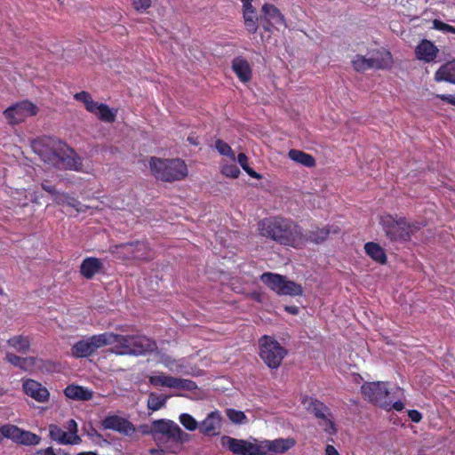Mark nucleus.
Masks as SVG:
<instances>
[{
	"label": "nucleus",
	"instance_id": "1",
	"mask_svg": "<svg viewBox=\"0 0 455 455\" xmlns=\"http://www.w3.org/2000/svg\"><path fill=\"white\" fill-rule=\"evenodd\" d=\"M33 151L51 167L85 172L82 159L63 141L44 137L32 142Z\"/></svg>",
	"mask_w": 455,
	"mask_h": 455
},
{
	"label": "nucleus",
	"instance_id": "2",
	"mask_svg": "<svg viewBox=\"0 0 455 455\" xmlns=\"http://www.w3.org/2000/svg\"><path fill=\"white\" fill-rule=\"evenodd\" d=\"M297 443L293 437L276 438L274 440L235 439L230 436L221 438V445L236 455H277L291 450Z\"/></svg>",
	"mask_w": 455,
	"mask_h": 455
},
{
	"label": "nucleus",
	"instance_id": "3",
	"mask_svg": "<svg viewBox=\"0 0 455 455\" xmlns=\"http://www.w3.org/2000/svg\"><path fill=\"white\" fill-rule=\"evenodd\" d=\"M259 231L262 236L295 248L304 246L308 241L307 234L297 224L278 218L263 220L259 223Z\"/></svg>",
	"mask_w": 455,
	"mask_h": 455
},
{
	"label": "nucleus",
	"instance_id": "4",
	"mask_svg": "<svg viewBox=\"0 0 455 455\" xmlns=\"http://www.w3.org/2000/svg\"><path fill=\"white\" fill-rule=\"evenodd\" d=\"M149 167L152 174L160 180L172 182L186 178L188 167L180 159H161L151 157Z\"/></svg>",
	"mask_w": 455,
	"mask_h": 455
},
{
	"label": "nucleus",
	"instance_id": "5",
	"mask_svg": "<svg viewBox=\"0 0 455 455\" xmlns=\"http://www.w3.org/2000/svg\"><path fill=\"white\" fill-rule=\"evenodd\" d=\"M380 224L391 240L407 241L419 229L416 223L407 222L403 218H394L391 215H383L380 218Z\"/></svg>",
	"mask_w": 455,
	"mask_h": 455
},
{
	"label": "nucleus",
	"instance_id": "6",
	"mask_svg": "<svg viewBox=\"0 0 455 455\" xmlns=\"http://www.w3.org/2000/svg\"><path fill=\"white\" fill-rule=\"evenodd\" d=\"M260 280L273 291L279 295L297 296L302 294V287L288 280L285 276L270 272L260 275Z\"/></svg>",
	"mask_w": 455,
	"mask_h": 455
},
{
	"label": "nucleus",
	"instance_id": "7",
	"mask_svg": "<svg viewBox=\"0 0 455 455\" xmlns=\"http://www.w3.org/2000/svg\"><path fill=\"white\" fill-rule=\"evenodd\" d=\"M285 355V349L273 338L264 336L260 339L259 356L269 368L279 367Z\"/></svg>",
	"mask_w": 455,
	"mask_h": 455
},
{
	"label": "nucleus",
	"instance_id": "8",
	"mask_svg": "<svg viewBox=\"0 0 455 455\" xmlns=\"http://www.w3.org/2000/svg\"><path fill=\"white\" fill-rule=\"evenodd\" d=\"M148 379L149 384L155 387H167L177 390H193L196 388V383L189 379L176 378L159 371H152Z\"/></svg>",
	"mask_w": 455,
	"mask_h": 455
},
{
	"label": "nucleus",
	"instance_id": "9",
	"mask_svg": "<svg viewBox=\"0 0 455 455\" xmlns=\"http://www.w3.org/2000/svg\"><path fill=\"white\" fill-rule=\"evenodd\" d=\"M75 99L81 101L87 111L95 115L100 120L106 123H112L116 116V110L110 108L103 103L94 101L92 96L86 92H81L75 95Z\"/></svg>",
	"mask_w": 455,
	"mask_h": 455
},
{
	"label": "nucleus",
	"instance_id": "10",
	"mask_svg": "<svg viewBox=\"0 0 455 455\" xmlns=\"http://www.w3.org/2000/svg\"><path fill=\"white\" fill-rule=\"evenodd\" d=\"M38 112L36 105L29 100L20 101L4 111V116L11 124L24 122L27 118L36 116Z\"/></svg>",
	"mask_w": 455,
	"mask_h": 455
},
{
	"label": "nucleus",
	"instance_id": "11",
	"mask_svg": "<svg viewBox=\"0 0 455 455\" xmlns=\"http://www.w3.org/2000/svg\"><path fill=\"white\" fill-rule=\"evenodd\" d=\"M364 397L379 406L388 409L390 403L387 401L388 390L385 382H371L362 386Z\"/></svg>",
	"mask_w": 455,
	"mask_h": 455
},
{
	"label": "nucleus",
	"instance_id": "12",
	"mask_svg": "<svg viewBox=\"0 0 455 455\" xmlns=\"http://www.w3.org/2000/svg\"><path fill=\"white\" fill-rule=\"evenodd\" d=\"M261 21L265 22L263 27L265 29L271 31L272 29L280 30L282 28L287 27L284 16L280 10L271 4H266L262 6Z\"/></svg>",
	"mask_w": 455,
	"mask_h": 455
},
{
	"label": "nucleus",
	"instance_id": "13",
	"mask_svg": "<svg viewBox=\"0 0 455 455\" xmlns=\"http://www.w3.org/2000/svg\"><path fill=\"white\" fill-rule=\"evenodd\" d=\"M302 404L306 410L314 413L317 418L322 419L320 425L325 432L330 435L335 433L336 430L332 421L330 419H327L323 411L324 407L322 403L314 400L311 397H304L302 399Z\"/></svg>",
	"mask_w": 455,
	"mask_h": 455
},
{
	"label": "nucleus",
	"instance_id": "14",
	"mask_svg": "<svg viewBox=\"0 0 455 455\" xmlns=\"http://www.w3.org/2000/svg\"><path fill=\"white\" fill-rule=\"evenodd\" d=\"M102 427L105 429L115 430L126 435H132L135 430L131 422L117 415L106 417L102 421Z\"/></svg>",
	"mask_w": 455,
	"mask_h": 455
},
{
	"label": "nucleus",
	"instance_id": "15",
	"mask_svg": "<svg viewBox=\"0 0 455 455\" xmlns=\"http://www.w3.org/2000/svg\"><path fill=\"white\" fill-rule=\"evenodd\" d=\"M22 386L26 395L35 399L38 403H45L50 398V393L48 389L36 380L27 379L23 382Z\"/></svg>",
	"mask_w": 455,
	"mask_h": 455
},
{
	"label": "nucleus",
	"instance_id": "16",
	"mask_svg": "<svg viewBox=\"0 0 455 455\" xmlns=\"http://www.w3.org/2000/svg\"><path fill=\"white\" fill-rule=\"evenodd\" d=\"M438 52V48L427 39L421 40L415 49L416 58L427 63L434 61Z\"/></svg>",
	"mask_w": 455,
	"mask_h": 455
},
{
	"label": "nucleus",
	"instance_id": "17",
	"mask_svg": "<svg viewBox=\"0 0 455 455\" xmlns=\"http://www.w3.org/2000/svg\"><path fill=\"white\" fill-rule=\"evenodd\" d=\"M221 416L219 411L211 412L200 425L202 433L208 435H218L221 428Z\"/></svg>",
	"mask_w": 455,
	"mask_h": 455
},
{
	"label": "nucleus",
	"instance_id": "18",
	"mask_svg": "<svg viewBox=\"0 0 455 455\" xmlns=\"http://www.w3.org/2000/svg\"><path fill=\"white\" fill-rule=\"evenodd\" d=\"M132 345V335L116 334V340L114 347H111V351L119 355H133V353L138 350H133Z\"/></svg>",
	"mask_w": 455,
	"mask_h": 455
},
{
	"label": "nucleus",
	"instance_id": "19",
	"mask_svg": "<svg viewBox=\"0 0 455 455\" xmlns=\"http://www.w3.org/2000/svg\"><path fill=\"white\" fill-rule=\"evenodd\" d=\"M103 267V263L100 259L93 257L86 258L83 260L80 272L83 276L87 279L92 278L96 274L100 273Z\"/></svg>",
	"mask_w": 455,
	"mask_h": 455
},
{
	"label": "nucleus",
	"instance_id": "20",
	"mask_svg": "<svg viewBox=\"0 0 455 455\" xmlns=\"http://www.w3.org/2000/svg\"><path fill=\"white\" fill-rule=\"evenodd\" d=\"M371 55V60L378 65L374 68L386 69L389 68L393 64L391 53L385 49H377L369 52Z\"/></svg>",
	"mask_w": 455,
	"mask_h": 455
},
{
	"label": "nucleus",
	"instance_id": "21",
	"mask_svg": "<svg viewBox=\"0 0 455 455\" xmlns=\"http://www.w3.org/2000/svg\"><path fill=\"white\" fill-rule=\"evenodd\" d=\"M52 199L56 204L70 206L77 212H83L85 210V206L83 205L76 198L65 192L58 191Z\"/></svg>",
	"mask_w": 455,
	"mask_h": 455
},
{
	"label": "nucleus",
	"instance_id": "22",
	"mask_svg": "<svg viewBox=\"0 0 455 455\" xmlns=\"http://www.w3.org/2000/svg\"><path fill=\"white\" fill-rule=\"evenodd\" d=\"M133 350H139L133 353V355H140L147 352L152 351L156 347V344L153 340L142 335H132V345Z\"/></svg>",
	"mask_w": 455,
	"mask_h": 455
},
{
	"label": "nucleus",
	"instance_id": "23",
	"mask_svg": "<svg viewBox=\"0 0 455 455\" xmlns=\"http://www.w3.org/2000/svg\"><path fill=\"white\" fill-rule=\"evenodd\" d=\"M435 80L436 82L455 84V60L441 66L435 74Z\"/></svg>",
	"mask_w": 455,
	"mask_h": 455
},
{
	"label": "nucleus",
	"instance_id": "24",
	"mask_svg": "<svg viewBox=\"0 0 455 455\" xmlns=\"http://www.w3.org/2000/svg\"><path fill=\"white\" fill-rule=\"evenodd\" d=\"M64 394L67 397L78 401H88L92 398V391L81 386L69 385L65 390Z\"/></svg>",
	"mask_w": 455,
	"mask_h": 455
},
{
	"label": "nucleus",
	"instance_id": "25",
	"mask_svg": "<svg viewBox=\"0 0 455 455\" xmlns=\"http://www.w3.org/2000/svg\"><path fill=\"white\" fill-rule=\"evenodd\" d=\"M152 430L170 436H175L180 432V427L175 422L166 419L155 420Z\"/></svg>",
	"mask_w": 455,
	"mask_h": 455
},
{
	"label": "nucleus",
	"instance_id": "26",
	"mask_svg": "<svg viewBox=\"0 0 455 455\" xmlns=\"http://www.w3.org/2000/svg\"><path fill=\"white\" fill-rule=\"evenodd\" d=\"M232 68L240 81L248 82L251 77V69L247 60L243 58H235L232 63Z\"/></svg>",
	"mask_w": 455,
	"mask_h": 455
},
{
	"label": "nucleus",
	"instance_id": "27",
	"mask_svg": "<svg viewBox=\"0 0 455 455\" xmlns=\"http://www.w3.org/2000/svg\"><path fill=\"white\" fill-rule=\"evenodd\" d=\"M49 434L50 437L60 444H77V438L76 436H73V439L69 438L66 431L57 425L52 424L49 426Z\"/></svg>",
	"mask_w": 455,
	"mask_h": 455
},
{
	"label": "nucleus",
	"instance_id": "28",
	"mask_svg": "<svg viewBox=\"0 0 455 455\" xmlns=\"http://www.w3.org/2000/svg\"><path fill=\"white\" fill-rule=\"evenodd\" d=\"M92 346L93 351L95 352L97 349L101 348L106 346L114 347V343L116 340V333L113 332H104L98 335H93L90 337Z\"/></svg>",
	"mask_w": 455,
	"mask_h": 455
},
{
	"label": "nucleus",
	"instance_id": "29",
	"mask_svg": "<svg viewBox=\"0 0 455 455\" xmlns=\"http://www.w3.org/2000/svg\"><path fill=\"white\" fill-rule=\"evenodd\" d=\"M288 156L295 163L306 167H313L315 164V161L311 155L298 149H291Z\"/></svg>",
	"mask_w": 455,
	"mask_h": 455
},
{
	"label": "nucleus",
	"instance_id": "30",
	"mask_svg": "<svg viewBox=\"0 0 455 455\" xmlns=\"http://www.w3.org/2000/svg\"><path fill=\"white\" fill-rule=\"evenodd\" d=\"M364 250H365L367 255L370 256L373 260H375L380 264H383L386 262L387 256H386L385 251L378 243H372V242L367 243L364 245Z\"/></svg>",
	"mask_w": 455,
	"mask_h": 455
},
{
	"label": "nucleus",
	"instance_id": "31",
	"mask_svg": "<svg viewBox=\"0 0 455 455\" xmlns=\"http://www.w3.org/2000/svg\"><path fill=\"white\" fill-rule=\"evenodd\" d=\"M8 346L19 353H27L30 347V339L27 336L16 335L8 339Z\"/></svg>",
	"mask_w": 455,
	"mask_h": 455
},
{
	"label": "nucleus",
	"instance_id": "32",
	"mask_svg": "<svg viewBox=\"0 0 455 455\" xmlns=\"http://www.w3.org/2000/svg\"><path fill=\"white\" fill-rule=\"evenodd\" d=\"M94 353L90 338L76 342L72 347V355L76 357H87Z\"/></svg>",
	"mask_w": 455,
	"mask_h": 455
},
{
	"label": "nucleus",
	"instance_id": "33",
	"mask_svg": "<svg viewBox=\"0 0 455 455\" xmlns=\"http://www.w3.org/2000/svg\"><path fill=\"white\" fill-rule=\"evenodd\" d=\"M378 64L373 62L371 54H369L368 57L357 54L352 60V66L357 72H363L365 70L374 68V66Z\"/></svg>",
	"mask_w": 455,
	"mask_h": 455
},
{
	"label": "nucleus",
	"instance_id": "34",
	"mask_svg": "<svg viewBox=\"0 0 455 455\" xmlns=\"http://www.w3.org/2000/svg\"><path fill=\"white\" fill-rule=\"evenodd\" d=\"M168 398H169L168 395L151 392L148 395V403H147L148 409L152 411H156L162 409L163 407L165 406V403H166Z\"/></svg>",
	"mask_w": 455,
	"mask_h": 455
},
{
	"label": "nucleus",
	"instance_id": "35",
	"mask_svg": "<svg viewBox=\"0 0 455 455\" xmlns=\"http://www.w3.org/2000/svg\"><path fill=\"white\" fill-rule=\"evenodd\" d=\"M126 251H132L133 253V257L138 259H148L146 250L148 246L144 242H136L135 243H129L124 246Z\"/></svg>",
	"mask_w": 455,
	"mask_h": 455
},
{
	"label": "nucleus",
	"instance_id": "36",
	"mask_svg": "<svg viewBox=\"0 0 455 455\" xmlns=\"http://www.w3.org/2000/svg\"><path fill=\"white\" fill-rule=\"evenodd\" d=\"M40 441L41 438L39 435L21 429L19 435V439L17 440V443L24 445H36L38 444Z\"/></svg>",
	"mask_w": 455,
	"mask_h": 455
},
{
	"label": "nucleus",
	"instance_id": "37",
	"mask_svg": "<svg viewBox=\"0 0 455 455\" xmlns=\"http://www.w3.org/2000/svg\"><path fill=\"white\" fill-rule=\"evenodd\" d=\"M329 228H317L315 230L310 231L307 234V238L313 243H319L323 242L330 234Z\"/></svg>",
	"mask_w": 455,
	"mask_h": 455
},
{
	"label": "nucleus",
	"instance_id": "38",
	"mask_svg": "<svg viewBox=\"0 0 455 455\" xmlns=\"http://www.w3.org/2000/svg\"><path fill=\"white\" fill-rule=\"evenodd\" d=\"M243 18H244V23H245V27H246L247 30L250 31L251 33H255L257 31L258 27L254 20L253 8H251V9L244 8L243 9Z\"/></svg>",
	"mask_w": 455,
	"mask_h": 455
},
{
	"label": "nucleus",
	"instance_id": "39",
	"mask_svg": "<svg viewBox=\"0 0 455 455\" xmlns=\"http://www.w3.org/2000/svg\"><path fill=\"white\" fill-rule=\"evenodd\" d=\"M215 148L220 155L229 157L231 162H235V156L233 149L225 141L218 140L215 143Z\"/></svg>",
	"mask_w": 455,
	"mask_h": 455
},
{
	"label": "nucleus",
	"instance_id": "40",
	"mask_svg": "<svg viewBox=\"0 0 455 455\" xmlns=\"http://www.w3.org/2000/svg\"><path fill=\"white\" fill-rule=\"evenodd\" d=\"M237 162L249 176L257 180L261 179V175L256 172L248 165V157L245 154L240 153L237 156Z\"/></svg>",
	"mask_w": 455,
	"mask_h": 455
},
{
	"label": "nucleus",
	"instance_id": "41",
	"mask_svg": "<svg viewBox=\"0 0 455 455\" xmlns=\"http://www.w3.org/2000/svg\"><path fill=\"white\" fill-rule=\"evenodd\" d=\"M220 172L224 176L233 179L237 178L240 174V170L235 162H231V164L223 163Z\"/></svg>",
	"mask_w": 455,
	"mask_h": 455
},
{
	"label": "nucleus",
	"instance_id": "42",
	"mask_svg": "<svg viewBox=\"0 0 455 455\" xmlns=\"http://www.w3.org/2000/svg\"><path fill=\"white\" fill-rule=\"evenodd\" d=\"M180 422L182 426L189 431H194L198 427L197 421L188 413H182L180 416Z\"/></svg>",
	"mask_w": 455,
	"mask_h": 455
},
{
	"label": "nucleus",
	"instance_id": "43",
	"mask_svg": "<svg viewBox=\"0 0 455 455\" xmlns=\"http://www.w3.org/2000/svg\"><path fill=\"white\" fill-rule=\"evenodd\" d=\"M227 416L232 422H234L235 424H244L247 421L245 414L241 411H236L234 409H228Z\"/></svg>",
	"mask_w": 455,
	"mask_h": 455
},
{
	"label": "nucleus",
	"instance_id": "44",
	"mask_svg": "<svg viewBox=\"0 0 455 455\" xmlns=\"http://www.w3.org/2000/svg\"><path fill=\"white\" fill-rule=\"evenodd\" d=\"M41 361L36 357H23L20 369L24 371H35L40 367Z\"/></svg>",
	"mask_w": 455,
	"mask_h": 455
},
{
	"label": "nucleus",
	"instance_id": "45",
	"mask_svg": "<svg viewBox=\"0 0 455 455\" xmlns=\"http://www.w3.org/2000/svg\"><path fill=\"white\" fill-rule=\"evenodd\" d=\"M66 433L69 436V438L73 439V436H76L77 438V444H79L82 442L81 437L77 435L78 432V426L76 420L70 419L66 424Z\"/></svg>",
	"mask_w": 455,
	"mask_h": 455
},
{
	"label": "nucleus",
	"instance_id": "46",
	"mask_svg": "<svg viewBox=\"0 0 455 455\" xmlns=\"http://www.w3.org/2000/svg\"><path fill=\"white\" fill-rule=\"evenodd\" d=\"M160 363L164 364L166 368H168L170 371L180 372L181 370V364L169 357L163 358L160 361Z\"/></svg>",
	"mask_w": 455,
	"mask_h": 455
},
{
	"label": "nucleus",
	"instance_id": "47",
	"mask_svg": "<svg viewBox=\"0 0 455 455\" xmlns=\"http://www.w3.org/2000/svg\"><path fill=\"white\" fill-rule=\"evenodd\" d=\"M433 27L434 28L437 29V30H440V31H447V32H451V33H455V28L452 27V26H450L446 23H443V21L441 20H435L433 21Z\"/></svg>",
	"mask_w": 455,
	"mask_h": 455
},
{
	"label": "nucleus",
	"instance_id": "48",
	"mask_svg": "<svg viewBox=\"0 0 455 455\" xmlns=\"http://www.w3.org/2000/svg\"><path fill=\"white\" fill-rule=\"evenodd\" d=\"M132 5L136 11H146L151 5V0H132Z\"/></svg>",
	"mask_w": 455,
	"mask_h": 455
},
{
	"label": "nucleus",
	"instance_id": "49",
	"mask_svg": "<svg viewBox=\"0 0 455 455\" xmlns=\"http://www.w3.org/2000/svg\"><path fill=\"white\" fill-rule=\"evenodd\" d=\"M6 360L12 365L20 367L22 363L23 357L18 356L12 353H6Z\"/></svg>",
	"mask_w": 455,
	"mask_h": 455
},
{
	"label": "nucleus",
	"instance_id": "50",
	"mask_svg": "<svg viewBox=\"0 0 455 455\" xmlns=\"http://www.w3.org/2000/svg\"><path fill=\"white\" fill-rule=\"evenodd\" d=\"M42 188L48 192L49 194H51L52 196V197L55 196V194L58 192L55 188L54 186L49 184L47 181H43L42 184Z\"/></svg>",
	"mask_w": 455,
	"mask_h": 455
},
{
	"label": "nucleus",
	"instance_id": "51",
	"mask_svg": "<svg viewBox=\"0 0 455 455\" xmlns=\"http://www.w3.org/2000/svg\"><path fill=\"white\" fill-rule=\"evenodd\" d=\"M408 415H409V418L411 419V421L416 422V423L419 422L422 418L420 412H419L416 410L409 411Z\"/></svg>",
	"mask_w": 455,
	"mask_h": 455
},
{
	"label": "nucleus",
	"instance_id": "52",
	"mask_svg": "<svg viewBox=\"0 0 455 455\" xmlns=\"http://www.w3.org/2000/svg\"><path fill=\"white\" fill-rule=\"evenodd\" d=\"M324 455H341L339 451L331 444H327L324 450Z\"/></svg>",
	"mask_w": 455,
	"mask_h": 455
},
{
	"label": "nucleus",
	"instance_id": "53",
	"mask_svg": "<svg viewBox=\"0 0 455 455\" xmlns=\"http://www.w3.org/2000/svg\"><path fill=\"white\" fill-rule=\"evenodd\" d=\"M437 97L442 100L447 101L448 103L455 106V96L449 94H441L437 95Z\"/></svg>",
	"mask_w": 455,
	"mask_h": 455
},
{
	"label": "nucleus",
	"instance_id": "54",
	"mask_svg": "<svg viewBox=\"0 0 455 455\" xmlns=\"http://www.w3.org/2000/svg\"><path fill=\"white\" fill-rule=\"evenodd\" d=\"M390 403V406L388 407L387 410H390V408H394L395 411H402L404 407L403 403L402 402H395L394 403H392L391 402Z\"/></svg>",
	"mask_w": 455,
	"mask_h": 455
},
{
	"label": "nucleus",
	"instance_id": "55",
	"mask_svg": "<svg viewBox=\"0 0 455 455\" xmlns=\"http://www.w3.org/2000/svg\"><path fill=\"white\" fill-rule=\"evenodd\" d=\"M285 310L291 315H297L299 313V308L295 306L285 307Z\"/></svg>",
	"mask_w": 455,
	"mask_h": 455
},
{
	"label": "nucleus",
	"instance_id": "56",
	"mask_svg": "<svg viewBox=\"0 0 455 455\" xmlns=\"http://www.w3.org/2000/svg\"><path fill=\"white\" fill-rule=\"evenodd\" d=\"M37 454L38 455H55L54 452L50 448L46 449V450L40 451Z\"/></svg>",
	"mask_w": 455,
	"mask_h": 455
},
{
	"label": "nucleus",
	"instance_id": "57",
	"mask_svg": "<svg viewBox=\"0 0 455 455\" xmlns=\"http://www.w3.org/2000/svg\"><path fill=\"white\" fill-rule=\"evenodd\" d=\"M251 1H252V0H242L243 4V9H244V8H247V9H251V8H252Z\"/></svg>",
	"mask_w": 455,
	"mask_h": 455
},
{
	"label": "nucleus",
	"instance_id": "58",
	"mask_svg": "<svg viewBox=\"0 0 455 455\" xmlns=\"http://www.w3.org/2000/svg\"><path fill=\"white\" fill-rule=\"evenodd\" d=\"M28 189H29V187H27V188H25V187H21V188H17V189L15 190V193H16V194H20V192H27Z\"/></svg>",
	"mask_w": 455,
	"mask_h": 455
},
{
	"label": "nucleus",
	"instance_id": "59",
	"mask_svg": "<svg viewBox=\"0 0 455 455\" xmlns=\"http://www.w3.org/2000/svg\"><path fill=\"white\" fill-rule=\"evenodd\" d=\"M188 140L193 144V145H197L198 144V141H197V139H195V138H192V137H188Z\"/></svg>",
	"mask_w": 455,
	"mask_h": 455
},
{
	"label": "nucleus",
	"instance_id": "60",
	"mask_svg": "<svg viewBox=\"0 0 455 455\" xmlns=\"http://www.w3.org/2000/svg\"><path fill=\"white\" fill-rule=\"evenodd\" d=\"M76 455H97V453L93 451H83L77 453Z\"/></svg>",
	"mask_w": 455,
	"mask_h": 455
},
{
	"label": "nucleus",
	"instance_id": "61",
	"mask_svg": "<svg viewBox=\"0 0 455 455\" xmlns=\"http://www.w3.org/2000/svg\"><path fill=\"white\" fill-rule=\"evenodd\" d=\"M33 172H34V169L33 168H30L28 171V177L29 180H33Z\"/></svg>",
	"mask_w": 455,
	"mask_h": 455
},
{
	"label": "nucleus",
	"instance_id": "62",
	"mask_svg": "<svg viewBox=\"0 0 455 455\" xmlns=\"http://www.w3.org/2000/svg\"><path fill=\"white\" fill-rule=\"evenodd\" d=\"M30 200L36 203L37 202V196H34V195H31Z\"/></svg>",
	"mask_w": 455,
	"mask_h": 455
},
{
	"label": "nucleus",
	"instance_id": "63",
	"mask_svg": "<svg viewBox=\"0 0 455 455\" xmlns=\"http://www.w3.org/2000/svg\"><path fill=\"white\" fill-rule=\"evenodd\" d=\"M19 204L22 205V206H25V205H27V202H19Z\"/></svg>",
	"mask_w": 455,
	"mask_h": 455
},
{
	"label": "nucleus",
	"instance_id": "64",
	"mask_svg": "<svg viewBox=\"0 0 455 455\" xmlns=\"http://www.w3.org/2000/svg\"><path fill=\"white\" fill-rule=\"evenodd\" d=\"M3 294V290L0 288V295Z\"/></svg>",
	"mask_w": 455,
	"mask_h": 455
}]
</instances>
